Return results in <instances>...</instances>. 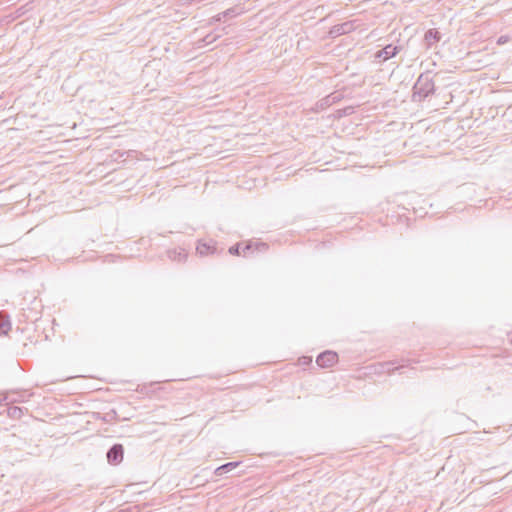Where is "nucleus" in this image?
Returning <instances> with one entry per match:
<instances>
[{
    "mask_svg": "<svg viewBox=\"0 0 512 512\" xmlns=\"http://www.w3.org/2000/svg\"><path fill=\"white\" fill-rule=\"evenodd\" d=\"M435 85L428 75H420L414 85V95H418L420 98H427L434 93Z\"/></svg>",
    "mask_w": 512,
    "mask_h": 512,
    "instance_id": "1",
    "label": "nucleus"
},
{
    "mask_svg": "<svg viewBox=\"0 0 512 512\" xmlns=\"http://www.w3.org/2000/svg\"><path fill=\"white\" fill-rule=\"evenodd\" d=\"M338 361V354L331 350L320 353L316 358V363L321 368H329Z\"/></svg>",
    "mask_w": 512,
    "mask_h": 512,
    "instance_id": "2",
    "label": "nucleus"
},
{
    "mask_svg": "<svg viewBox=\"0 0 512 512\" xmlns=\"http://www.w3.org/2000/svg\"><path fill=\"white\" fill-rule=\"evenodd\" d=\"M124 455V448L122 444H114L107 451V461L111 465H118L122 462Z\"/></svg>",
    "mask_w": 512,
    "mask_h": 512,
    "instance_id": "3",
    "label": "nucleus"
},
{
    "mask_svg": "<svg viewBox=\"0 0 512 512\" xmlns=\"http://www.w3.org/2000/svg\"><path fill=\"white\" fill-rule=\"evenodd\" d=\"M355 29V24L353 21H346L341 24H337L332 26L329 31V35L333 38L338 37L340 35L348 34Z\"/></svg>",
    "mask_w": 512,
    "mask_h": 512,
    "instance_id": "4",
    "label": "nucleus"
},
{
    "mask_svg": "<svg viewBox=\"0 0 512 512\" xmlns=\"http://www.w3.org/2000/svg\"><path fill=\"white\" fill-rule=\"evenodd\" d=\"M399 51V46L388 44L384 48L375 53V59H379L380 61H387L390 58L396 56Z\"/></svg>",
    "mask_w": 512,
    "mask_h": 512,
    "instance_id": "5",
    "label": "nucleus"
},
{
    "mask_svg": "<svg viewBox=\"0 0 512 512\" xmlns=\"http://www.w3.org/2000/svg\"><path fill=\"white\" fill-rule=\"evenodd\" d=\"M268 249V245L264 242H249L242 249L243 255L246 256V253L250 250H256L259 252H264Z\"/></svg>",
    "mask_w": 512,
    "mask_h": 512,
    "instance_id": "6",
    "label": "nucleus"
},
{
    "mask_svg": "<svg viewBox=\"0 0 512 512\" xmlns=\"http://www.w3.org/2000/svg\"><path fill=\"white\" fill-rule=\"evenodd\" d=\"M440 39L441 35L436 29H429L424 35V40L428 47L440 41Z\"/></svg>",
    "mask_w": 512,
    "mask_h": 512,
    "instance_id": "7",
    "label": "nucleus"
},
{
    "mask_svg": "<svg viewBox=\"0 0 512 512\" xmlns=\"http://www.w3.org/2000/svg\"><path fill=\"white\" fill-rule=\"evenodd\" d=\"M238 465H239V462H228V463H225V464H223V465H221V466H219L218 468L215 469V474L217 476H222L223 474L228 473L231 470H233L234 468H236Z\"/></svg>",
    "mask_w": 512,
    "mask_h": 512,
    "instance_id": "8",
    "label": "nucleus"
},
{
    "mask_svg": "<svg viewBox=\"0 0 512 512\" xmlns=\"http://www.w3.org/2000/svg\"><path fill=\"white\" fill-rule=\"evenodd\" d=\"M214 250H215L214 246H212L208 243H205V242H199L196 247L197 253L200 254L201 256L211 254L214 252Z\"/></svg>",
    "mask_w": 512,
    "mask_h": 512,
    "instance_id": "9",
    "label": "nucleus"
},
{
    "mask_svg": "<svg viewBox=\"0 0 512 512\" xmlns=\"http://www.w3.org/2000/svg\"><path fill=\"white\" fill-rule=\"evenodd\" d=\"M186 257H187V254H186V253H185V251H184V250H182V249H181V250H179V251H177V250H173V251H170V252H169V258H170V259H172V260H174V261H179V262H181V261L185 260V259H186Z\"/></svg>",
    "mask_w": 512,
    "mask_h": 512,
    "instance_id": "10",
    "label": "nucleus"
},
{
    "mask_svg": "<svg viewBox=\"0 0 512 512\" xmlns=\"http://www.w3.org/2000/svg\"><path fill=\"white\" fill-rule=\"evenodd\" d=\"M220 35L219 34H215V33H210L208 35H206L203 39H202V42L205 44V45H209V44H212L213 42H215L217 40V38H219Z\"/></svg>",
    "mask_w": 512,
    "mask_h": 512,
    "instance_id": "11",
    "label": "nucleus"
},
{
    "mask_svg": "<svg viewBox=\"0 0 512 512\" xmlns=\"http://www.w3.org/2000/svg\"><path fill=\"white\" fill-rule=\"evenodd\" d=\"M11 327V324L8 320H3L0 324V329L2 332L6 333Z\"/></svg>",
    "mask_w": 512,
    "mask_h": 512,
    "instance_id": "12",
    "label": "nucleus"
},
{
    "mask_svg": "<svg viewBox=\"0 0 512 512\" xmlns=\"http://www.w3.org/2000/svg\"><path fill=\"white\" fill-rule=\"evenodd\" d=\"M229 253L232 255H240V244L231 246L229 248Z\"/></svg>",
    "mask_w": 512,
    "mask_h": 512,
    "instance_id": "13",
    "label": "nucleus"
},
{
    "mask_svg": "<svg viewBox=\"0 0 512 512\" xmlns=\"http://www.w3.org/2000/svg\"><path fill=\"white\" fill-rule=\"evenodd\" d=\"M301 365H308L312 362V358L308 356H303L299 359Z\"/></svg>",
    "mask_w": 512,
    "mask_h": 512,
    "instance_id": "14",
    "label": "nucleus"
},
{
    "mask_svg": "<svg viewBox=\"0 0 512 512\" xmlns=\"http://www.w3.org/2000/svg\"><path fill=\"white\" fill-rule=\"evenodd\" d=\"M235 15H236V10L234 8L227 9L226 11L223 12V16H225V18L232 17Z\"/></svg>",
    "mask_w": 512,
    "mask_h": 512,
    "instance_id": "15",
    "label": "nucleus"
},
{
    "mask_svg": "<svg viewBox=\"0 0 512 512\" xmlns=\"http://www.w3.org/2000/svg\"><path fill=\"white\" fill-rule=\"evenodd\" d=\"M225 18V16H223V12L222 13H219L217 14L216 16H214L212 19H211V23L213 22H219L221 20H223Z\"/></svg>",
    "mask_w": 512,
    "mask_h": 512,
    "instance_id": "16",
    "label": "nucleus"
},
{
    "mask_svg": "<svg viewBox=\"0 0 512 512\" xmlns=\"http://www.w3.org/2000/svg\"><path fill=\"white\" fill-rule=\"evenodd\" d=\"M498 42H499V43H503V42H504L503 37H500Z\"/></svg>",
    "mask_w": 512,
    "mask_h": 512,
    "instance_id": "17",
    "label": "nucleus"
},
{
    "mask_svg": "<svg viewBox=\"0 0 512 512\" xmlns=\"http://www.w3.org/2000/svg\"><path fill=\"white\" fill-rule=\"evenodd\" d=\"M400 369H402V366H399V367L393 368V371H394V370H400Z\"/></svg>",
    "mask_w": 512,
    "mask_h": 512,
    "instance_id": "18",
    "label": "nucleus"
},
{
    "mask_svg": "<svg viewBox=\"0 0 512 512\" xmlns=\"http://www.w3.org/2000/svg\"><path fill=\"white\" fill-rule=\"evenodd\" d=\"M509 340H510V342H511V344H512V334H511V335H509Z\"/></svg>",
    "mask_w": 512,
    "mask_h": 512,
    "instance_id": "19",
    "label": "nucleus"
}]
</instances>
